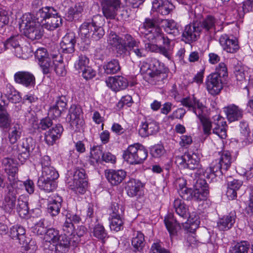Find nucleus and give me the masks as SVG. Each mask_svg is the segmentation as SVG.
Instances as JSON below:
<instances>
[{"mask_svg": "<svg viewBox=\"0 0 253 253\" xmlns=\"http://www.w3.org/2000/svg\"><path fill=\"white\" fill-rule=\"evenodd\" d=\"M205 85L209 94L212 96H216L223 89L222 79L219 78L218 75L211 74L206 79Z\"/></svg>", "mask_w": 253, "mask_h": 253, "instance_id": "nucleus-12", "label": "nucleus"}, {"mask_svg": "<svg viewBox=\"0 0 253 253\" xmlns=\"http://www.w3.org/2000/svg\"><path fill=\"white\" fill-rule=\"evenodd\" d=\"M2 165L7 175L8 180H17L18 169L16 161L12 158L6 157L2 159Z\"/></svg>", "mask_w": 253, "mask_h": 253, "instance_id": "nucleus-19", "label": "nucleus"}, {"mask_svg": "<svg viewBox=\"0 0 253 253\" xmlns=\"http://www.w3.org/2000/svg\"><path fill=\"white\" fill-rule=\"evenodd\" d=\"M153 42H148L145 44V50H148L152 52H155L161 54L164 56H168L167 49L164 47H162V45L158 46L156 44L153 43Z\"/></svg>", "mask_w": 253, "mask_h": 253, "instance_id": "nucleus-53", "label": "nucleus"}, {"mask_svg": "<svg viewBox=\"0 0 253 253\" xmlns=\"http://www.w3.org/2000/svg\"><path fill=\"white\" fill-rule=\"evenodd\" d=\"M121 3L120 0H103L101 5L104 16L108 19L115 18Z\"/></svg>", "mask_w": 253, "mask_h": 253, "instance_id": "nucleus-14", "label": "nucleus"}, {"mask_svg": "<svg viewBox=\"0 0 253 253\" xmlns=\"http://www.w3.org/2000/svg\"><path fill=\"white\" fill-rule=\"evenodd\" d=\"M148 157L147 150L141 144L135 143L124 150L123 158L130 165L142 164Z\"/></svg>", "mask_w": 253, "mask_h": 253, "instance_id": "nucleus-7", "label": "nucleus"}, {"mask_svg": "<svg viewBox=\"0 0 253 253\" xmlns=\"http://www.w3.org/2000/svg\"><path fill=\"white\" fill-rule=\"evenodd\" d=\"M55 244L56 253H66L70 247V241L65 235H60L53 243Z\"/></svg>", "mask_w": 253, "mask_h": 253, "instance_id": "nucleus-35", "label": "nucleus"}, {"mask_svg": "<svg viewBox=\"0 0 253 253\" xmlns=\"http://www.w3.org/2000/svg\"><path fill=\"white\" fill-rule=\"evenodd\" d=\"M22 28L23 35L32 41L41 39L43 36L44 28L42 23L35 21L30 14L23 15L20 24V28Z\"/></svg>", "mask_w": 253, "mask_h": 253, "instance_id": "nucleus-5", "label": "nucleus"}, {"mask_svg": "<svg viewBox=\"0 0 253 253\" xmlns=\"http://www.w3.org/2000/svg\"><path fill=\"white\" fill-rule=\"evenodd\" d=\"M169 72V69L160 62L152 66V72L149 73V76L146 77V78L151 84L161 86L167 81Z\"/></svg>", "mask_w": 253, "mask_h": 253, "instance_id": "nucleus-9", "label": "nucleus"}, {"mask_svg": "<svg viewBox=\"0 0 253 253\" xmlns=\"http://www.w3.org/2000/svg\"><path fill=\"white\" fill-rule=\"evenodd\" d=\"M16 200L4 198L1 208L6 212L11 213L15 208Z\"/></svg>", "mask_w": 253, "mask_h": 253, "instance_id": "nucleus-57", "label": "nucleus"}, {"mask_svg": "<svg viewBox=\"0 0 253 253\" xmlns=\"http://www.w3.org/2000/svg\"><path fill=\"white\" fill-rule=\"evenodd\" d=\"M110 227L111 230L118 232L123 229L124 222L121 216L120 217H110Z\"/></svg>", "mask_w": 253, "mask_h": 253, "instance_id": "nucleus-56", "label": "nucleus"}, {"mask_svg": "<svg viewBox=\"0 0 253 253\" xmlns=\"http://www.w3.org/2000/svg\"><path fill=\"white\" fill-rule=\"evenodd\" d=\"M126 172L123 169H108L105 171V176L111 185L116 186L120 184L125 178Z\"/></svg>", "mask_w": 253, "mask_h": 253, "instance_id": "nucleus-25", "label": "nucleus"}, {"mask_svg": "<svg viewBox=\"0 0 253 253\" xmlns=\"http://www.w3.org/2000/svg\"><path fill=\"white\" fill-rule=\"evenodd\" d=\"M89 59L84 55L81 54L74 64V67L79 73L87 68L89 66Z\"/></svg>", "mask_w": 253, "mask_h": 253, "instance_id": "nucleus-52", "label": "nucleus"}, {"mask_svg": "<svg viewBox=\"0 0 253 253\" xmlns=\"http://www.w3.org/2000/svg\"><path fill=\"white\" fill-rule=\"evenodd\" d=\"M234 73L237 80L240 82L241 87L244 89H247L248 92H249L247 87V81L245 80V74L243 69L241 68L238 70H236Z\"/></svg>", "mask_w": 253, "mask_h": 253, "instance_id": "nucleus-62", "label": "nucleus"}, {"mask_svg": "<svg viewBox=\"0 0 253 253\" xmlns=\"http://www.w3.org/2000/svg\"><path fill=\"white\" fill-rule=\"evenodd\" d=\"M201 28L199 26L198 20H194L192 24L185 27L182 34V40L188 43L195 42L198 40Z\"/></svg>", "mask_w": 253, "mask_h": 253, "instance_id": "nucleus-13", "label": "nucleus"}, {"mask_svg": "<svg viewBox=\"0 0 253 253\" xmlns=\"http://www.w3.org/2000/svg\"><path fill=\"white\" fill-rule=\"evenodd\" d=\"M173 207L176 213L183 220H178L172 213H169L165 217L164 222L171 237L175 236L181 229L180 224L186 223L190 216L188 207L180 199L177 198L173 202Z\"/></svg>", "mask_w": 253, "mask_h": 253, "instance_id": "nucleus-1", "label": "nucleus"}, {"mask_svg": "<svg viewBox=\"0 0 253 253\" xmlns=\"http://www.w3.org/2000/svg\"><path fill=\"white\" fill-rule=\"evenodd\" d=\"M160 61L158 60L154 59L151 61L150 64L147 63V62H142L140 68V72L142 75H145V77H149V73L152 72V66L155 64V63H159Z\"/></svg>", "mask_w": 253, "mask_h": 253, "instance_id": "nucleus-58", "label": "nucleus"}, {"mask_svg": "<svg viewBox=\"0 0 253 253\" xmlns=\"http://www.w3.org/2000/svg\"><path fill=\"white\" fill-rule=\"evenodd\" d=\"M52 58L54 59L52 70H54L58 76H63L65 75L66 72L61 55L60 54H52Z\"/></svg>", "mask_w": 253, "mask_h": 253, "instance_id": "nucleus-42", "label": "nucleus"}, {"mask_svg": "<svg viewBox=\"0 0 253 253\" xmlns=\"http://www.w3.org/2000/svg\"><path fill=\"white\" fill-rule=\"evenodd\" d=\"M226 122L220 115L215 116L213 122L212 132L216 134L221 139H225L227 137Z\"/></svg>", "mask_w": 253, "mask_h": 253, "instance_id": "nucleus-20", "label": "nucleus"}, {"mask_svg": "<svg viewBox=\"0 0 253 253\" xmlns=\"http://www.w3.org/2000/svg\"><path fill=\"white\" fill-rule=\"evenodd\" d=\"M236 219V211H231L219 218L217 222V227L220 231H228L234 226Z\"/></svg>", "mask_w": 253, "mask_h": 253, "instance_id": "nucleus-18", "label": "nucleus"}, {"mask_svg": "<svg viewBox=\"0 0 253 253\" xmlns=\"http://www.w3.org/2000/svg\"><path fill=\"white\" fill-rule=\"evenodd\" d=\"M36 18L44 28L50 31L55 30L62 24L63 19L52 7L45 6L41 8L37 12Z\"/></svg>", "mask_w": 253, "mask_h": 253, "instance_id": "nucleus-3", "label": "nucleus"}, {"mask_svg": "<svg viewBox=\"0 0 253 253\" xmlns=\"http://www.w3.org/2000/svg\"><path fill=\"white\" fill-rule=\"evenodd\" d=\"M185 156L187 159L186 168L189 169L196 170L195 172V175L198 176L203 175L206 177V171L207 169L204 170L202 166L200 164V158L197 155L194 153L192 154L189 153H185Z\"/></svg>", "mask_w": 253, "mask_h": 253, "instance_id": "nucleus-15", "label": "nucleus"}, {"mask_svg": "<svg viewBox=\"0 0 253 253\" xmlns=\"http://www.w3.org/2000/svg\"><path fill=\"white\" fill-rule=\"evenodd\" d=\"M142 187V184L139 180L131 179L127 182L126 190L127 195L129 197H133L137 195Z\"/></svg>", "mask_w": 253, "mask_h": 253, "instance_id": "nucleus-40", "label": "nucleus"}, {"mask_svg": "<svg viewBox=\"0 0 253 253\" xmlns=\"http://www.w3.org/2000/svg\"><path fill=\"white\" fill-rule=\"evenodd\" d=\"M124 36L123 37H121L117 35L116 33L111 31L109 34L107 41L108 44L114 47L115 46L124 42Z\"/></svg>", "mask_w": 253, "mask_h": 253, "instance_id": "nucleus-60", "label": "nucleus"}, {"mask_svg": "<svg viewBox=\"0 0 253 253\" xmlns=\"http://www.w3.org/2000/svg\"><path fill=\"white\" fill-rule=\"evenodd\" d=\"M62 202V198L58 196L49 201L47 205V211L51 216H56L59 214Z\"/></svg>", "mask_w": 253, "mask_h": 253, "instance_id": "nucleus-38", "label": "nucleus"}, {"mask_svg": "<svg viewBox=\"0 0 253 253\" xmlns=\"http://www.w3.org/2000/svg\"><path fill=\"white\" fill-rule=\"evenodd\" d=\"M220 157L213 161L206 171V178L210 181L219 174H223L230 168L232 159L230 152L223 151L219 152Z\"/></svg>", "mask_w": 253, "mask_h": 253, "instance_id": "nucleus-4", "label": "nucleus"}, {"mask_svg": "<svg viewBox=\"0 0 253 253\" xmlns=\"http://www.w3.org/2000/svg\"><path fill=\"white\" fill-rule=\"evenodd\" d=\"M76 42L75 36L73 33L66 34L60 43L61 47L64 53H72L75 51V44Z\"/></svg>", "mask_w": 253, "mask_h": 253, "instance_id": "nucleus-33", "label": "nucleus"}, {"mask_svg": "<svg viewBox=\"0 0 253 253\" xmlns=\"http://www.w3.org/2000/svg\"><path fill=\"white\" fill-rule=\"evenodd\" d=\"M159 23L168 34L174 37L180 35L179 27L174 20L162 19Z\"/></svg>", "mask_w": 253, "mask_h": 253, "instance_id": "nucleus-28", "label": "nucleus"}, {"mask_svg": "<svg viewBox=\"0 0 253 253\" xmlns=\"http://www.w3.org/2000/svg\"><path fill=\"white\" fill-rule=\"evenodd\" d=\"M16 83L26 87L33 85L35 83V78L31 73L26 71L16 72L14 76Z\"/></svg>", "mask_w": 253, "mask_h": 253, "instance_id": "nucleus-31", "label": "nucleus"}, {"mask_svg": "<svg viewBox=\"0 0 253 253\" xmlns=\"http://www.w3.org/2000/svg\"><path fill=\"white\" fill-rule=\"evenodd\" d=\"M196 116L202 125L204 134L208 135L211 134V129L213 128V122H211L210 119L204 113V111H202L201 113L199 112Z\"/></svg>", "mask_w": 253, "mask_h": 253, "instance_id": "nucleus-44", "label": "nucleus"}, {"mask_svg": "<svg viewBox=\"0 0 253 253\" xmlns=\"http://www.w3.org/2000/svg\"><path fill=\"white\" fill-rule=\"evenodd\" d=\"M130 35L129 34H125L124 35V42H122L120 44L114 47L115 50L116 51V56L118 57L124 58L126 54L127 51V42L125 40V38L126 36Z\"/></svg>", "mask_w": 253, "mask_h": 253, "instance_id": "nucleus-54", "label": "nucleus"}, {"mask_svg": "<svg viewBox=\"0 0 253 253\" xmlns=\"http://www.w3.org/2000/svg\"><path fill=\"white\" fill-rule=\"evenodd\" d=\"M239 137L242 141L246 144L253 143V134L251 135V131L246 122H241L240 126Z\"/></svg>", "mask_w": 253, "mask_h": 253, "instance_id": "nucleus-37", "label": "nucleus"}, {"mask_svg": "<svg viewBox=\"0 0 253 253\" xmlns=\"http://www.w3.org/2000/svg\"><path fill=\"white\" fill-rule=\"evenodd\" d=\"M194 190L197 194V198L200 201L206 200L209 194L208 185L206 180L198 178L194 185Z\"/></svg>", "mask_w": 253, "mask_h": 253, "instance_id": "nucleus-29", "label": "nucleus"}, {"mask_svg": "<svg viewBox=\"0 0 253 253\" xmlns=\"http://www.w3.org/2000/svg\"><path fill=\"white\" fill-rule=\"evenodd\" d=\"M179 196L185 200L190 201L194 200L195 201H200V199L197 198V194L194 189L187 187H182L178 190Z\"/></svg>", "mask_w": 253, "mask_h": 253, "instance_id": "nucleus-46", "label": "nucleus"}, {"mask_svg": "<svg viewBox=\"0 0 253 253\" xmlns=\"http://www.w3.org/2000/svg\"><path fill=\"white\" fill-rule=\"evenodd\" d=\"M68 116L71 126L78 128L83 125V111L80 106L72 105L69 109Z\"/></svg>", "mask_w": 253, "mask_h": 253, "instance_id": "nucleus-16", "label": "nucleus"}, {"mask_svg": "<svg viewBox=\"0 0 253 253\" xmlns=\"http://www.w3.org/2000/svg\"><path fill=\"white\" fill-rule=\"evenodd\" d=\"M102 147L101 146L93 147L90 150V158L95 161L97 163L100 160V158L103 155Z\"/></svg>", "mask_w": 253, "mask_h": 253, "instance_id": "nucleus-63", "label": "nucleus"}, {"mask_svg": "<svg viewBox=\"0 0 253 253\" xmlns=\"http://www.w3.org/2000/svg\"><path fill=\"white\" fill-rule=\"evenodd\" d=\"M107 85L115 91L125 89L128 85L127 80L122 76L110 77L106 80Z\"/></svg>", "mask_w": 253, "mask_h": 253, "instance_id": "nucleus-23", "label": "nucleus"}, {"mask_svg": "<svg viewBox=\"0 0 253 253\" xmlns=\"http://www.w3.org/2000/svg\"><path fill=\"white\" fill-rule=\"evenodd\" d=\"M29 207L26 200H23L21 197L17 199V212L21 217H25L29 213Z\"/></svg>", "mask_w": 253, "mask_h": 253, "instance_id": "nucleus-51", "label": "nucleus"}, {"mask_svg": "<svg viewBox=\"0 0 253 253\" xmlns=\"http://www.w3.org/2000/svg\"><path fill=\"white\" fill-rule=\"evenodd\" d=\"M22 41V37L21 35H13L7 39L4 43V46L7 49L11 47L14 48L15 47L19 45Z\"/></svg>", "mask_w": 253, "mask_h": 253, "instance_id": "nucleus-55", "label": "nucleus"}, {"mask_svg": "<svg viewBox=\"0 0 253 253\" xmlns=\"http://www.w3.org/2000/svg\"><path fill=\"white\" fill-rule=\"evenodd\" d=\"M4 190V198H8L17 200V195L19 194L18 185H21V182L18 180H8Z\"/></svg>", "mask_w": 253, "mask_h": 253, "instance_id": "nucleus-32", "label": "nucleus"}, {"mask_svg": "<svg viewBox=\"0 0 253 253\" xmlns=\"http://www.w3.org/2000/svg\"><path fill=\"white\" fill-rule=\"evenodd\" d=\"M26 230L25 228L19 225L13 226L10 229V236L13 240H17L19 243H24L26 242Z\"/></svg>", "mask_w": 253, "mask_h": 253, "instance_id": "nucleus-36", "label": "nucleus"}, {"mask_svg": "<svg viewBox=\"0 0 253 253\" xmlns=\"http://www.w3.org/2000/svg\"><path fill=\"white\" fill-rule=\"evenodd\" d=\"M59 176L58 171L53 167H50L42 170L39 177L37 186L39 188L46 192L49 193L54 191L57 187L56 180Z\"/></svg>", "mask_w": 253, "mask_h": 253, "instance_id": "nucleus-6", "label": "nucleus"}, {"mask_svg": "<svg viewBox=\"0 0 253 253\" xmlns=\"http://www.w3.org/2000/svg\"><path fill=\"white\" fill-rule=\"evenodd\" d=\"M84 10V4L77 3L74 7H70L67 12V17L69 21L78 20Z\"/></svg>", "mask_w": 253, "mask_h": 253, "instance_id": "nucleus-43", "label": "nucleus"}, {"mask_svg": "<svg viewBox=\"0 0 253 253\" xmlns=\"http://www.w3.org/2000/svg\"><path fill=\"white\" fill-rule=\"evenodd\" d=\"M103 69L106 74H114L121 70V67L119 61L113 59L104 65Z\"/></svg>", "mask_w": 253, "mask_h": 253, "instance_id": "nucleus-49", "label": "nucleus"}, {"mask_svg": "<svg viewBox=\"0 0 253 253\" xmlns=\"http://www.w3.org/2000/svg\"><path fill=\"white\" fill-rule=\"evenodd\" d=\"M131 240V245L134 248V251L140 252L144 246V236L143 234L138 231L134 234Z\"/></svg>", "mask_w": 253, "mask_h": 253, "instance_id": "nucleus-45", "label": "nucleus"}, {"mask_svg": "<svg viewBox=\"0 0 253 253\" xmlns=\"http://www.w3.org/2000/svg\"><path fill=\"white\" fill-rule=\"evenodd\" d=\"M144 37L151 42H159L163 38V33L159 28H153L144 32Z\"/></svg>", "mask_w": 253, "mask_h": 253, "instance_id": "nucleus-39", "label": "nucleus"}, {"mask_svg": "<svg viewBox=\"0 0 253 253\" xmlns=\"http://www.w3.org/2000/svg\"><path fill=\"white\" fill-rule=\"evenodd\" d=\"M250 248V244L249 242L242 241L232 246L229 252L230 253H248Z\"/></svg>", "mask_w": 253, "mask_h": 253, "instance_id": "nucleus-48", "label": "nucleus"}, {"mask_svg": "<svg viewBox=\"0 0 253 253\" xmlns=\"http://www.w3.org/2000/svg\"><path fill=\"white\" fill-rule=\"evenodd\" d=\"M15 147L16 148L14 152L16 151L18 160L23 163L33 152L35 147V142L31 137L25 138L23 139L21 144L14 146L13 148Z\"/></svg>", "mask_w": 253, "mask_h": 253, "instance_id": "nucleus-11", "label": "nucleus"}, {"mask_svg": "<svg viewBox=\"0 0 253 253\" xmlns=\"http://www.w3.org/2000/svg\"><path fill=\"white\" fill-rule=\"evenodd\" d=\"M174 6L168 0H155L152 8L162 15H167L174 9Z\"/></svg>", "mask_w": 253, "mask_h": 253, "instance_id": "nucleus-30", "label": "nucleus"}, {"mask_svg": "<svg viewBox=\"0 0 253 253\" xmlns=\"http://www.w3.org/2000/svg\"><path fill=\"white\" fill-rule=\"evenodd\" d=\"M93 234L95 237L100 240L103 243L105 242L106 240L109 237L107 232L104 227L100 224H97L95 225L93 230Z\"/></svg>", "mask_w": 253, "mask_h": 253, "instance_id": "nucleus-50", "label": "nucleus"}, {"mask_svg": "<svg viewBox=\"0 0 253 253\" xmlns=\"http://www.w3.org/2000/svg\"><path fill=\"white\" fill-rule=\"evenodd\" d=\"M60 235L58 230L51 228L47 230L44 238L46 241L53 243Z\"/></svg>", "mask_w": 253, "mask_h": 253, "instance_id": "nucleus-61", "label": "nucleus"}, {"mask_svg": "<svg viewBox=\"0 0 253 253\" xmlns=\"http://www.w3.org/2000/svg\"><path fill=\"white\" fill-rule=\"evenodd\" d=\"M219 42L223 49L227 52L235 53L239 48L238 40L235 38L230 39L226 34L220 37Z\"/></svg>", "mask_w": 253, "mask_h": 253, "instance_id": "nucleus-26", "label": "nucleus"}, {"mask_svg": "<svg viewBox=\"0 0 253 253\" xmlns=\"http://www.w3.org/2000/svg\"><path fill=\"white\" fill-rule=\"evenodd\" d=\"M23 132L21 125L16 124L11 127L8 132V138L11 144H15L20 138Z\"/></svg>", "mask_w": 253, "mask_h": 253, "instance_id": "nucleus-41", "label": "nucleus"}, {"mask_svg": "<svg viewBox=\"0 0 253 253\" xmlns=\"http://www.w3.org/2000/svg\"><path fill=\"white\" fill-rule=\"evenodd\" d=\"M125 40L127 42V46L130 51L138 58L145 57L146 56L145 48L140 46V42L136 41L131 35L126 36Z\"/></svg>", "mask_w": 253, "mask_h": 253, "instance_id": "nucleus-21", "label": "nucleus"}, {"mask_svg": "<svg viewBox=\"0 0 253 253\" xmlns=\"http://www.w3.org/2000/svg\"><path fill=\"white\" fill-rule=\"evenodd\" d=\"M181 102L184 106L188 108L189 110L192 111L196 115H198L199 111V113H201L206 109V107L202 103L194 96L192 97L183 98Z\"/></svg>", "mask_w": 253, "mask_h": 253, "instance_id": "nucleus-24", "label": "nucleus"}, {"mask_svg": "<svg viewBox=\"0 0 253 253\" xmlns=\"http://www.w3.org/2000/svg\"><path fill=\"white\" fill-rule=\"evenodd\" d=\"M11 120L4 106L0 104V127L8 128L10 127Z\"/></svg>", "mask_w": 253, "mask_h": 253, "instance_id": "nucleus-47", "label": "nucleus"}, {"mask_svg": "<svg viewBox=\"0 0 253 253\" xmlns=\"http://www.w3.org/2000/svg\"><path fill=\"white\" fill-rule=\"evenodd\" d=\"M103 17L96 15L91 20L84 22L80 28V34L83 38L92 41L100 40L104 35L105 32L101 26Z\"/></svg>", "mask_w": 253, "mask_h": 253, "instance_id": "nucleus-2", "label": "nucleus"}, {"mask_svg": "<svg viewBox=\"0 0 253 253\" xmlns=\"http://www.w3.org/2000/svg\"><path fill=\"white\" fill-rule=\"evenodd\" d=\"M63 235L66 236H75L76 233L75 226L73 223L66 218V220L62 225Z\"/></svg>", "mask_w": 253, "mask_h": 253, "instance_id": "nucleus-59", "label": "nucleus"}, {"mask_svg": "<svg viewBox=\"0 0 253 253\" xmlns=\"http://www.w3.org/2000/svg\"><path fill=\"white\" fill-rule=\"evenodd\" d=\"M35 56L42 73L44 74L50 73L53 69L54 59L52 58L51 60L46 49L43 47L38 48L35 53Z\"/></svg>", "mask_w": 253, "mask_h": 253, "instance_id": "nucleus-10", "label": "nucleus"}, {"mask_svg": "<svg viewBox=\"0 0 253 253\" xmlns=\"http://www.w3.org/2000/svg\"><path fill=\"white\" fill-rule=\"evenodd\" d=\"M224 111L228 120L230 122L238 121L243 117V111L234 104L225 107Z\"/></svg>", "mask_w": 253, "mask_h": 253, "instance_id": "nucleus-34", "label": "nucleus"}, {"mask_svg": "<svg viewBox=\"0 0 253 253\" xmlns=\"http://www.w3.org/2000/svg\"><path fill=\"white\" fill-rule=\"evenodd\" d=\"M158 124L154 120H148L142 122L141 127L139 129V134L141 137H146L149 135H153L159 131Z\"/></svg>", "mask_w": 253, "mask_h": 253, "instance_id": "nucleus-22", "label": "nucleus"}, {"mask_svg": "<svg viewBox=\"0 0 253 253\" xmlns=\"http://www.w3.org/2000/svg\"><path fill=\"white\" fill-rule=\"evenodd\" d=\"M199 26L202 29L208 32H215L216 30V26L218 25V19L214 16L211 15L206 16L199 22L198 21Z\"/></svg>", "mask_w": 253, "mask_h": 253, "instance_id": "nucleus-27", "label": "nucleus"}, {"mask_svg": "<svg viewBox=\"0 0 253 253\" xmlns=\"http://www.w3.org/2000/svg\"><path fill=\"white\" fill-rule=\"evenodd\" d=\"M150 154L153 157L159 158L165 153L164 146L160 144H158L152 146L150 148Z\"/></svg>", "mask_w": 253, "mask_h": 253, "instance_id": "nucleus-64", "label": "nucleus"}, {"mask_svg": "<svg viewBox=\"0 0 253 253\" xmlns=\"http://www.w3.org/2000/svg\"><path fill=\"white\" fill-rule=\"evenodd\" d=\"M66 180L69 186L72 190L81 194H84L87 189V179L85 170L83 168H75L73 173H70Z\"/></svg>", "mask_w": 253, "mask_h": 253, "instance_id": "nucleus-8", "label": "nucleus"}, {"mask_svg": "<svg viewBox=\"0 0 253 253\" xmlns=\"http://www.w3.org/2000/svg\"><path fill=\"white\" fill-rule=\"evenodd\" d=\"M63 131V127L61 124L55 125L44 133V141L49 146L54 145L61 137Z\"/></svg>", "mask_w": 253, "mask_h": 253, "instance_id": "nucleus-17", "label": "nucleus"}]
</instances>
